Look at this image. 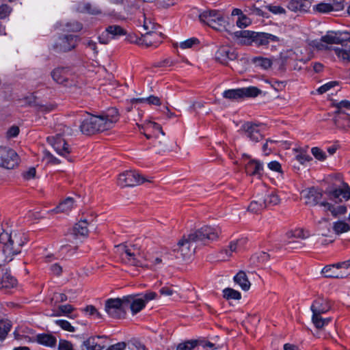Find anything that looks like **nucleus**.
<instances>
[{"label":"nucleus","instance_id":"obj_1","mask_svg":"<svg viewBox=\"0 0 350 350\" xmlns=\"http://www.w3.org/2000/svg\"><path fill=\"white\" fill-rule=\"evenodd\" d=\"M331 308V301L324 297H318L312 302L310 306V310L312 312V322L316 328L321 329L331 321V318H323L321 316Z\"/></svg>","mask_w":350,"mask_h":350},{"label":"nucleus","instance_id":"obj_2","mask_svg":"<svg viewBox=\"0 0 350 350\" xmlns=\"http://www.w3.org/2000/svg\"><path fill=\"white\" fill-rule=\"evenodd\" d=\"M221 231L219 227L204 226L189 234V239L199 244L206 245L219 238Z\"/></svg>","mask_w":350,"mask_h":350},{"label":"nucleus","instance_id":"obj_3","mask_svg":"<svg viewBox=\"0 0 350 350\" xmlns=\"http://www.w3.org/2000/svg\"><path fill=\"white\" fill-rule=\"evenodd\" d=\"M103 119L99 116L86 113L79 126L82 133L90 135L98 132L107 131Z\"/></svg>","mask_w":350,"mask_h":350},{"label":"nucleus","instance_id":"obj_4","mask_svg":"<svg viewBox=\"0 0 350 350\" xmlns=\"http://www.w3.org/2000/svg\"><path fill=\"white\" fill-rule=\"evenodd\" d=\"M122 260L128 265L136 267L146 266L143 262L144 256L137 244L124 245L120 254Z\"/></svg>","mask_w":350,"mask_h":350},{"label":"nucleus","instance_id":"obj_5","mask_svg":"<svg viewBox=\"0 0 350 350\" xmlns=\"http://www.w3.org/2000/svg\"><path fill=\"white\" fill-rule=\"evenodd\" d=\"M129 304L128 299L111 298L105 301V310L107 314L113 319L124 318L126 314V304Z\"/></svg>","mask_w":350,"mask_h":350},{"label":"nucleus","instance_id":"obj_6","mask_svg":"<svg viewBox=\"0 0 350 350\" xmlns=\"http://www.w3.org/2000/svg\"><path fill=\"white\" fill-rule=\"evenodd\" d=\"M237 36L243 38H247L249 44L254 42L257 46H266L270 41H279L278 37L268 33L255 32L248 30H243L237 32Z\"/></svg>","mask_w":350,"mask_h":350},{"label":"nucleus","instance_id":"obj_7","mask_svg":"<svg viewBox=\"0 0 350 350\" xmlns=\"http://www.w3.org/2000/svg\"><path fill=\"white\" fill-rule=\"evenodd\" d=\"M199 19L202 23L211 28L220 31L225 27V19L222 13L215 10H204L199 14Z\"/></svg>","mask_w":350,"mask_h":350},{"label":"nucleus","instance_id":"obj_8","mask_svg":"<svg viewBox=\"0 0 350 350\" xmlns=\"http://www.w3.org/2000/svg\"><path fill=\"white\" fill-rule=\"evenodd\" d=\"M262 93L261 90L255 86H249L237 89H230L223 92L225 98L239 100L245 98H255Z\"/></svg>","mask_w":350,"mask_h":350},{"label":"nucleus","instance_id":"obj_9","mask_svg":"<svg viewBox=\"0 0 350 350\" xmlns=\"http://www.w3.org/2000/svg\"><path fill=\"white\" fill-rule=\"evenodd\" d=\"M0 243L3 245V252L7 255H15L20 253L23 245L16 234L12 237L5 232L0 234Z\"/></svg>","mask_w":350,"mask_h":350},{"label":"nucleus","instance_id":"obj_10","mask_svg":"<svg viewBox=\"0 0 350 350\" xmlns=\"http://www.w3.org/2000/svg\"><path fill=\"white\" fill-rule=\"evenodd\" d=\"M79 41L77 36L72 34L61 35L54 41L53 49L57 53H65L74 49Z\"/></svg>","mask_w":350,"mask_h":350},{"label":"nucleus","instance_id":"obj_11","mask_svg":"<svg viewBox=\"0 0 350 350\" xmlns=\"http://www.w3.org/2000/svg\"><path fill=\"white\" fill-rule=\"evenodd\" d=\"M19 164V157L13 149L0 146V167L14 169Z\"/></svg>","mask_w":350,"mask_h":350},{"label":"nucleus","instance_id":"obj_12","mask_svg":"<svg viewBox=\"0 0 350 350\" xmlns=\"http://www.w3.org/2000/svg\"><path fill=\"white\" fill-rule=\"evenodd\" d=\"M145 181L150 182V180H147L144 178L141 177L139 174L135 171H126L120 174L118 179V184L122 187H134Z\"/></svg>","mask_w":350,"mask_h":350},{"label":"nucleus","instance_id":"obj_13","mask_svg":"<svg viewBox=\"0 0 350 350\" xmlns=\"http://www.w3.org/2000/svg\"><path fill=\"white\" fill-rule=\"evenodd\" d=\"M334 105L338 109L337 115L334 117L335 125L338 128H344L350 125L349 116L342 111V108L350 109V101L343 100L340 102L335 101Z\"/></svg>","mask_w":350,"mask_h":350},{"label":"nucleus","instance_id":"obj_14","mask_svg":"<svg viewBox=\"0 0 350 350\" xmlns=\"http://www.w3.org/2000/svg\"><path fill=\"white\" fill-rule=\"evenodd\" d=\"M47 141L53 147L54 150L61 156L68 157L72 152V148L68 144L66 140L61 135L50 136L47 137Z\"/></svg>","mask_w":350,"mask_h":350},{"label":"nucleus","instance_id":"obj_15","mask_svg":"<svg viewBox=\"0 0 350 350\" xmlns=\"http://www.w3.org/2000/svg\"><path fill=\"white\" fill-rule=\"evenodd\" d=\"M194 242L189 239V234L187 239L180 240L173 252H180L183 259L189 258L195 251L196 246H193Z\"/></svg>","mask_w":350,"mask_h":350},{"label":"nucleus","instance_id":"obj_16","mask_svg":"<svg viewBox=\"0 0 350 350\" xmlns=\"http://www.w3.org/2000/svg\"><path fill=\"white\" fill-rule=\"evenodd\" d=\"M141 133H144L147 139H151L152 137L158 138V134L161 133L165 135L162 127L158 123L152 121L146 122L143 125H138Z\"/></svg>","mask_w":350,"mask_h":350},{"label":"nucleus","instance_id":"obj_17","mask_svg":"<svg viewBox=\"0 0 350 350\" xmlns=\"http://www.w3.org/2000/svg\"><path fill=\"white\" fill-rule=\"evenodd\" d=\"M304 198L305 199V203L307 205L314 206L317 204L321 206L320 202L323 198L322 191L315 188L310 187L302 191Z\"/></svg>","mask_w":350,"mask_h":350},{"label":"nucleus","instance_id":"obj_18","mask_svg":"<svg viewBox=\"0 0 350 350\" xmlns=\"http://www.w3.org/2000/svg\"><path fill=\"white\" fill-rule=\"evenodd\" d=\"M242 129L245 135L252 142H258L263 137L257 124L246 122L242 126Z\"/></svg>","mask_w":350,"mask_h":350},{"label":"nucleus","instance_id":"obj_19","mask_svg":"<svg viewBox=\"0 0 350 350\" xmlns=\"http://www.w3.org/2000/svg\"><path fill=\"white\" fill-rule=\"evenodd\" d=\"M313 0H290L287 8L295 12H307L312 6Z\"/></svg>","mask_w":350,"mask_h":350},{"label":"nucleus","instance_id":"obj_20","mask_svg":"<svg viewBox=\"0 0 350 350\" xmlns=\"http://www.w3.org/2000/svg\"><path fill=\"white\" fill-rule=\"evenodd\" d=\"M103 119L104 124L107 130L111 129L119 120V113L116 108L111 107L100 115Z\"/></svg>","mask_w":350,"mask_h":350},{"label":"nucleus","instance_id":"obj_21","mask_svg":"<svg viewBox=\"0 0 350 350\" xmlns=\"http://www.w3.org/2000/svg\"><path fill=\"white\" fill-rule=\"evenodd\" d=\"M247 242V239L243 237L230 243L229 245L221 251V254H225L227 257L232 256L233 252L242 250Z\"/></svg>","mask_w":350,"mask_h":350},{"label":"nucleus","instance_id":"obj_22","mask_svg":"<svg viewBox=\"0 0 350 350\" xmlns=\"http://www.w3.org/2000/svg\"><path fill=\"white\" fill-rule=\"evenodd\" d=\"M245 172L250 176L260 178L263 174V165L258 160L251 159L245 164Z\"/></svg>","mask_w":350,"mask_h":350},{"label":"nucleus","instance_id":"obj_23","mask_svg":"<svg viewBox=\"0 0 350 350\" xmlns=\"http://www.w3.org/2000/svg\"><path fill=\"white\" fill-rule=\"evenodd\" d=\"M128 299L129 304H126V310L130 308L133 314H136L140 312L146 306L145 301L142 298H135V295L124 296Z\"/></svg>","mask_w":350,"mask_h":350},{"label":"nucleus","instance_id":"obj_24","mask_svg":"<svg viewBox=\"0 0 350 350\" xmlns=\"http://www.w3.org/2000/svg\"><path fill=\"white\" fill-rule=\"evenodd\" d=\"M325 193L328 195L331 200L336 202L338 200L341 201V197L346 200L350 198V189L348 187H346L343 189H334L332 190L327 191Z\"/></svg>","mask_w":350,"mask_h":350},{"label":"nucleus","instance_id":"obj_25","mask_svg":"<svg viewBox=\"0 0 350 350\" xmlns=\"http://www.w3.org/2000/svg\"><path fill=\"white\" fill-rule=\"evenodd\" d=\"M35 340L40 345L51 348L55 347L57 344L56 338L50 334H37Z\"/></svg>","mask_w":350,"mask_h":350},{"label":"nucleus","instance_id":"obj_26","mask_svg":"<svg viewBox=\"0 0 350 350\" xmlns=\"http://www.w3.org/2000/svg\"><path fill=\"white\" fill-rule=\"evenodd\" d=\"M68 72L65 69V67H56L52 72L51 76L53 80L59 84H64L66 85V83L68 81Z\"/></svg>","mask_w":350,"mask_h":350},{"label":"nucleus","instance_id":"obj_27","mask_svg":"<svg viewBox=\"0 0 350 350\" xmlns=\"http://www.w3.org/2000/svg\"><path fill=\"white\" fill-rule=\"evenodd\" d=\"M104 337L100 336L90 337L83 341V346L86 348V350H102L104 349L105 345L98 342V340Z\"/></svg>","mask_w":350,"mask_h":350},{"label":"nucleus","instance_id":"obj_28","mask_svg":"<svg viewBox=\"0 0 350 350\" xmlns=\"http://www.w3.org/2000/svg\"><path fill=\"white\" fill-rule=\"evenodd\" d=\"M322 273L326 278H343L346 277L345 272H342L336 268V264L325 266L323 269Z\"/></svg>","mask_w":350,"mask_h":350},{"label":"nucleus","instance_id":"obj_29","mask_svg":"<svg viewBox=\"0 0 350 350\" xmlns=\"http://www.w3.org/2000/svg\"><path fill=\"white\" fill-rule=\"evenodd\" d=\"M234 281L237 284L239 285L243 291H247L251 285L246 273L243 271H240L237 273L234 277Z\"/></svg>","mask_w":350,"mask_h":350},{"label":"nucleus","instance_id":"obj_30","mask_svg":"<svg viewBox=\"0 0 350 350\" xmlns=\"http://www.w3.org/2000/svg\"><path fill=\"white\" fill-rule=\"evenodd\" d=\"M88 222L86 219H81L75 225L72 232L75 236L87 237L88 234Z\"/></svg>","mask_w":350,"mask_h":350},{"label":"nucleus","instance_id":"obj_31","mask_svg":"<svg viewBox=\"0 0 350 350\" xmlns=\"http://www.w3.org/2000/svg\"><path fill=\"white\" fill-rule=\"evenodd\" d=\"M17 280L10 273L5 272L0 280V288H10L14 287Z\"/></svg>","mask_w":350,"mask_h":350},{"label":"nucleus","instance_id":"obj_32","mask_svg":"<svg viewBox=\"0 0 350 350\" xmlns=\"http://www.w3.org/2000/svg\"><path fill=\"white\" fill-rule=\"evenodd\" d=\"M74 205V199L70 197H68L64 201L59 203V204L52 211L55 213H67L70 211Z\"/></svg>","mask_w":350,"mask_h":350},{"label":"nucleus","instance_id":"obj_33","mask_svg":"<svg viewBox=\"0 0 350 350\" xmlns=\"http://www.w3.org/2000/svg\"><path fill=\"white\" fill-rule=\"evenodd\" d=\"M295 151V160L298 161L300 164L304 165L306 162H309L312 160V157H310L308 153L307 150L303 148H295L293 149Z\"/></svg>","mask_w":350,"mask_h":350},{"label":"nucleus","instance_id":"obj_34","mask_svg":"<svg viewBox=\"0 0 350 350\" xmlns=\"http://www.w3.org/2000/svg\"><path fill=\"white\" fill-rule=\"evenodd\" d=\"M340 9H343L342 5L338 4L337 8L334 9L332 4L326 3H320L313 7L314 11L319 13H328L334 10H338Z\"/></svg>","mask_w":350,"mask_h":350},{"label":"nucleus","instance_id":"obj_35","mask_svg":"<svg viewBox=\"0 0 350 350\" xmlns=\"http://www.w3.org/2000/svg\"><path fill=\"white\" fill-rule=\"evenodd\" d=\"M263 202L265 205V208L271 206H275L280 202V199L278 194L274 191H271L265 195V197L262 199Z\"/></svg>","mask_w":350,"mask_h":350},{"label":"nucleus","instance_id":"obj_36","mask_svg":"<svg viewBox=\"0 0 350 350\" xmlns=\"http://www.w3.org/2000/svg\"><path fill=\"white\" fill-rule=\"evenodd\" d=\"M334 51L342 64H346L350 63V48L347 50L336 47L334 49Z\"/></svg>","mask_w":350,"mask_h":350},{"label":"nucleus","instance_id":"obj_37","mask_svg":"<svg viewBox=\"0 0 350 350\" xmlns=\"http://www.w3.org/2000/svg\"><path fill=\"white\" fill-rule=\"evenodd\" d=\"M321 206H323L325 211H330L334 216H336L338 214L344 213L347 211V208L344 206H338L337 208H336L332 204L325 201L321 203Z\"/></svg>","mask_w":350,"mask_h":350},{"label":"nucleus","instance_id":"obj_38","mask_svg":"<svg viewBox=\"0 0 350 350\" xmlns=\"http://www.w3.org/2000/svg\"><path fill=\"white\" fill-rule=\"evenodd\" d=\"M147 102L150 105H161L160 98L157 96L151 95L147 98H132L131 100V103H142Z\"/></svg>","mask_w":350,"mask_h":350},{"label":"nucleus","instance_id":"obj_39","mask_svg":"<svg viewBox=\"0 0 350 350\" xmlns=\"http://www.w3.org/2000/svg\"><path fill=\"white\" fill-rule=\"evenodd\" d=\"M107 34L111 35V38L126 35V31L120 25H109L106 28Z\"/></svg>","mask_w":350,"mask_h":350},{"label":"nucleus","instance_id":"obj_40","mask_svg":"<svg viewBox=\"0 0 350 350\" xmlns=\"http://www.w3.org/2000/svg\"><path fill=\"white\" fill-rule=\"evenodd\" d=\"M81 12L92 15H98L102 14V11L98 6L90 3H84L81 8Z\"/></svg>","mask_w":350,"mask_h":350},{"label":"nucleus","instance_id":"obj_41","mask_svg":"<svg viewBox=\"0 0 350 350\" xmlns=\"http://www.w3.org/2000/svg\"><path fill=\"white\" fill-rule=\"evenodd\" d=\"M12 327L11 321L9 320L0 321V340H3L8 332L10 331Z\"/></svg>","mask_w":350,"mask_h":350},{"label":"nucleus","instance_id":"obj_42","mask_svg":"<svg viewBox=\"0 0 350 350\" xmlns=\"http://www.w3.org/2000/svg\"><path fill=\"white\" fill-rule=\"evenodd\" d=\"M248 64H254L256 66H271L273 62L271 59L264 58L260 56L254 57L247 60Z\"/></svg>","mask_w":350,"mask_h":350},{"label":"nucleus","instance_id":"obj_43","mask_svg":"<svg viewBox=\"0 0 350 350\" xmlns=\"http://www.w3.org/2000/svg\"><path fill=\"white\" fill-rule=\"evenodd\" d=\"M75 308L70 304L61 305L58 306L57 310L52 316L59 317L62 315L69 316L73 312Z\"/></svg>","mask_w":350,"mask_h":350},{"label":"nucleus","instance_id":"obj_44","mask_svg":"<svg viewBox=\"0 0 350 350\" xmlns=\"http://www.w3.org/2000/svg\"><path fill=\"white\" fill-rule=\"evenodd\" d=\"M223 296L225 299L239 300L241 298V293L231 288H226L223 291Z\"/></svg>","mask_w":350,"mask_h":350},{"label":"nucleus","instance_id":"obj_45","mask_svg":"<svg viewBox=\"0 0 350 350\" xmlns=\"http://www.w3.org/2000/svg\"><path fill=\"white\" fill-rule=\"evenodd\" d=\"M264 208H265V205L262 199H260L258 201H252L248 206V211L255 213H258Z\"/></svg>","mask_w":350,"mask_h":350},{"label":"nucleus","instance_id":"obj_46","mask_svg":"<svg viewBox=\"0 0 350 350\" xmlns=\"http://www.w3.org/2000/svg\"><path fill=\"white\" fill-rule=\"evenodd\" d=\"M334 230L337 234H341L350 230V225L345 221H337L334 224Z\"/></svg>","mask_w":350,"mask_h":350},{"label":"nucleus","instance_id":"obj_47","mask_svg":"<svg viewBox=\"0 0 350 350\" xmlns=\"http://www.w3.org/2000/svg\"><path fill=\"white\" fill-rule=\"evenodd\" d=\"M310 46L317 51H327L331 49L324 41H322V38L319 40H312L310 43Z\"/></svg>","mask_w":350,"mask_h":350},{"label":"nucleus","instance_id":"obj_48","mask_svg":"<svg viewBox=\"0 0 350 350\" xmlns=\"http://www.w3.org/2000/svg\"><path fill=\"white\" fill-rule=\"evenodd\" d=\"M198 340H188L187 342L180 343L177 346L176 350H192L198 345Z\"/></svg>","mask_w":350,"mask_h":350},{"label":"nucleus","instance_id":"obj_49","mask_svg":"<svg viewBox=\"0 0 350 350\" xmlns=\"http://www.w3.org/2000/svg\"><path fill=\"white\" fill-rule=\"evenodd\" d=\"M129 350H147L145 345L136 339H132L127 343Z\"/></svg>","mask_w":350,"mask_h":350},{"label":"nucleus","instance_id":"obj_50","mask_svg":"<svg viewBox=\"0 0 350 350\" xmlns=\"http://www.w3.org/2000/svg\"><path fill=\"white\" fill-rule=\"evenodd\" d=\"M199 43H200V41L198 38H191L189 39H187V40L181 42L180 43V47L182 49H190L196 45H198Z\"/></svg>","mask_w":350,"mask_h":350},{"label":"nucleus","instance_id":"obj_51","mask_svg":"<svg viewBox=\"0 0 350 350\" xmlns=\"http://www.w3.org/2000/svg\"><path fill=\"white\" fill-rule=\"evenodd\" d=\"M286 236L288 239L296 238L304 239L308 237V234L306 235L302 229H297L294 231L288 232Z\"/></svg>","mask_w":350,"mask_h":350},{"label":"nucleus","instance_id":"obj_52","mask_svg":"<svg viewBox=\"0 0 350 350\" xmlns=\"http://www.w3.org/2000/svg\"><path fill=\"white\" fill-rule=\"evenodd\" d=\"M321 38L322 41H324L328 46L329 44H338L336 32H328Z\"/></svg>","mask_w":350,"mask_h":350},{"label":"nucleus","instance_id":"obj_53","mask_svg":"<svg viewBox=\"0 0 350 350\" xmlns=\"http://www.w3.org/2000/svg\"><path fill=\"white\" fill-rule=\"evenodd\" d=\"M55 324L59 325L62 329L70 332H74L75 331V329L73 326L71 325V324L66 320L63 319H59L56 320L55 321Z\"/></svg>","mask_w":350,"mask_h":350},{"label":"nucleus","instance_id":"obj_54","mask_svg":"<svg viewBox=\"0 0 350 350\" xmlns=\"http://www.w3.org/2000/svg\"><path fill=\"white\" fill-rule=\"evenodd\" d=\"M66 26L68 31L73 32L79 31L83 28V25L81 23L75 21L67 23Z\"/></svg>","mask_w":350,"mask_h":350},{"label":"nucleus","instance_id":"obj_55","mask_svg":"<svg viewBox=\"0 0 350 350\" xmlns=\"http://www.w3.org/2000/svg\"><path fill=\"white\" fill-rule=\"evenodd\" d=\"M56 108L55 104H45V105H37V110L41 113H48L53 111Z\"/></svg>","mask_w":350,"mask_h":350},{"label":"nucleus","instance_id":"obj_56","mask_svg":"<svg viewBox=\"0 0 350 350\" xmlns=\"http://www.w3.org/2000/svg\"><path fill=\"white\" fill-rule=\"evenodd\" d=\"M251 23V20L245 14H241L237 21V25L240 27H246Z\"/></svg>","mask_w":350,"mask_h":350},{"label":"nucleus","instance_id":"obj_57","mask_svg":"<svg viewBox=\"0 0 350 350\" xmlns=\"http://www.w3.org/2000/svg\"><path fill=\"white\" fill-rule=\"evenodd\" d=\"M311 152L313 156L319 161H324L326 159L325 153L318 147L312 148Z\"/></svg>","mask_w":350,"mask_h":350},{"label":"nucleus","instance_id":"obj_58","mask_svg":"<svg viewBox=\"0 0 350 350\" xmlns=\"http://www.w3.org/2000/svg\"><path fill=\"white\" fill-rule=\"evenodd\" d=\"M284 245L286 246V249L289 250H297L301 249L304 247V244L299 241H285Z\"/></svg>","mask_w":350,"mask_h":350},{"label":"nucleus","instance_id":"obj_59","mask_svg":"<svg viewBox=\"0 0 350 350\" xmlns=\"http://www.w3.org/2000/svg\"><path fill=\"white\" fill-rule=\"evenodd\" d=\"M336 85H338V82L330 81L319 87L317 91L319 94H322L325 93L326 92H327L329 90L336 86Z\"/></svg>","mask_w":350,"mask_h":350},{"label":"nucleus","instance_id":"obj_60","mask_svg":"<svg viewBox=\"0 0 350 350\" xmlns=\"http://www.w3.org/2000/svg\"><path fill=\"white\" fill-rule=\"evenodd\" d=\"M170 255L171 254H169L168 252H164L161 255V256L154 258L152 260V263L154 266L160 265L162 263L163 260H170ZM171 260H172V258H171Z\"/></svg>","mask_w":350,"mask_h":350},{"label":"nucleus","instance_id":"obj_61","mask_svg":"<svg viewBox=\"0 0 350 350\" xmlns=\"http://www.w3.org/2000/svg\"><path fill=\"white\" fill-rule=\"evenodd\" d=\"M336 35H337L338 44H342V43L344 42H347V41L350 42V33L347 32V31H344V32L338 31V32H336Z\"/></svg>","mask_w":350,"mask_h":350},{"label":"nucleus","instance_id":"obj_62","mask_svg":"<svg viewBox=\"0 0 350 350\" xmlns=\"http://www.w3.org/2000/svg\"><path fill=\"white\" fill-rule=\"evenodd\" d=\"M265 8L275 14H285L286 10L284 8L279 6V5H266Z\"/></svg>","mask_w":350,"mask_h":350},{"label":"nucleus","instance_id":"obj_63","mask_svg":"<svg viewBox=\"0 0 350 350\" xmlns=\"http://www.w3.org/2000/svg\"><path fill=\"white\" fill-rule=\"evenodd\" d=\"M58 350H74L72 344L66 340L60 339L58 345Z\"/></svg>","mask_w":350,"mask_h":350},{"label":"nucleus","instance_id":"obj_64","mask_svg":"<svg viewBox=\"0 0 350 350\" xmlns=\"http://www.w3.org/2000/svg\"><path fill=\"white\" fill-rule=\"evenodd\" d=\"M12 12V8L6 4L0 5V19L8 16Z\"/></svg>","mask_w":350,"mask_h":350}]
</instances>
